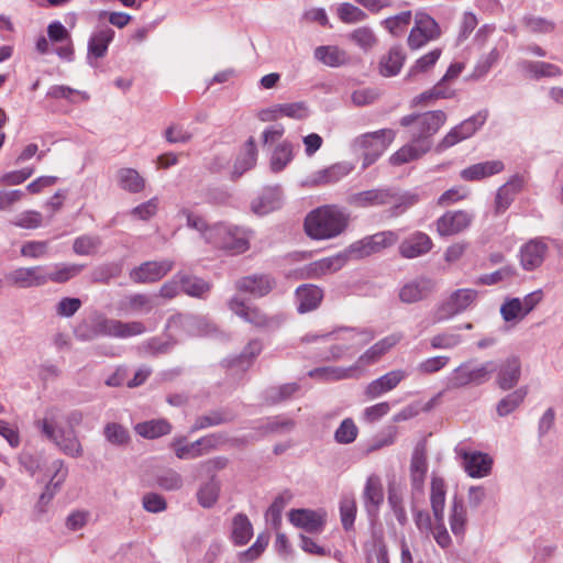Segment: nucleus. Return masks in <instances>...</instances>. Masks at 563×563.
Masks as SVG:
<instances>
[{
  "label": "nucleus",
  "instance_id": "f257e3e1",
  "mask_svg": "<svg viewBox=\"0 0 563 563\" xmlns=\"http://www.w3.org/2000/svg\"><path fill=\"white\" fill-rule=\"evenodd\" d=\"M82 420L84 415L78 410L67 415L49 410L38 426L43 434L53 441L62 452L71 457H80L84 450L75 428L80 426Z\"/></svg>",
  "mask_w": 563,
  "mask_h": 563
},
{
  "label": "nucleus",
  "instance_id": "f03ea898",
  "mask_svg": "<svg viewBox=\"0 0 563 563\" xmlns=\"http://www.w3.org/2000/svg\"><path fill=\"white\" fill-rule=\"evenodd\" d=\"M375 338L369 329L339 328L332 332L319 334V340L329 347V354L324 353L327 360H338L344 356L350 350L360 349Z\"/></svg>",
  "mask_w": 563,
  "mask_h": 563
},
{
  "label": "nucleus",
  "instance_id": "7ed1b4c3",
  "mask_svg": "<svg viewBox=\"0 0 563 563\" xmlns=\"http://www.w3.org/2000/svg\"><path fill=\"white\" fill-rule=\"evenodd\" d=\"M208 243L231 254L244 253L250 247L246 230L229 223L213 224Z\"/></svg>",
  "mask_w": 563,
  "mask_h": 563
},
{
  "label": "nucleus",
  "instance_id": "20e7f679",
  "mask_svg": "<svg viewBox=\"0 0 563 563\" xmlns=\"http://www.w3.org/2000/svg\"><path fill=\"white\" fill-rule=\"evenodd\" d=\"M495 371L496 365L493 361L478 365H475L472 360L463 362L448 376L446 388L460 389L467 385H482L490 378Z\"/></svg>",
  "mask_w": 563,
  "mask_h": 563
},
{
  "label": "nucleus",
  "instance_id": "39448f33",
  "mask_svg": "<svg viewBox=\"0 0 563 563\" xmlns=\"http://www.w3.org/2000/svg\"><path fill=\"white\" fill-rule=\"evenodd\" d=\"M395 135L394 130L383 129L365 133L353 141V151L363 156V169L372 165L386 151Z\"/></svg>",
  "mask_w": 563,
  "mask_h": 563
},
{
  "label": "nucleus",
  "instance_id": "423d86ee",
  "mask_svg": "<svg viewBox=\"0 0 563 563\" xmlns=\"http://www.w3.org/2000/svg\"><path fill=\"white\" fill-rule=\"evenodd\" d=\"M477 298V291L470 288L457 289L441 301L433 310V323L446 321L471 307Z\"/></svg>",
  "mask_w": 563,
  "mask_h": 563
},
{
  "label": "nucleus",
  "instance_id": "0eeeda50",
  "mask_svg": "<svg viewBox=\"0 0 563 563\" xmlns=\"http://www.w3.org/2000/svg\"><path fill=\"white\" fill-rule=\"evenodd\" d=\"M441 36V27L428 13L419 11L415 15V25L410 30L407 43L409 48L419 49Z\"/></svg>",
  "mask_w": 563,
  "mask_h": 563
},
{
  "label": "nucleus",
  "instance_id": "6e6552de",
  "mask_svg": "<svg viewBox=\"0 0 563 563\" xmlns=\"http://www.w3.org/2000/svg\"><path fill=\"white\" fill-rule=\"evenodd\" d=\"M350 217L340 207L330 205L319 208V240L333 239L345 231Z\"/></svg>",
  "mask_w": 563,
  "mask_h": 563
},
{
  "label": "nucleus",
  "instance_id": "1a4fd4ad",
  "mask_svg": "<svg viewBox=\"0 0 563 563\" xmlns=\"http://www.w3.org/2000/svg\"><path fill=\"white\" fill-rule=\"evenodd\" d=\"M224 443V437L220 433L209 434L191 443H185L184 439H175L172 448L180 460H192L205 454Z\"/></svg>",
  "mask_w": 563,
  "mask_h": 563
},
{
  "label": "nucleus",
  "instance_id": "9d476101",
  "mask_svg": "<svg viewBox=\"0 0 563 563\" xmlns=\"http://www.w3.org/2000/svg\"><path fill=\"white\" fill-rule=\"evenodd\" d=\"M146 331L145 325L140 321L123 322L118 319L99 317L93 322L96 335H108L119 339H128L141 335Z\"/></svg>",
  "mask_w": 563,
  "mask_h": 563
},
{
  "label": "nucleus",
  "instance_id": "9b49d317",
  "mask_svg": "<svg viewBox=\"0 0 563 563\" xmlns=\"http://www.w3.org/2000/svg\"><path fill=\"white\" fill-rule=\"evenodd\" d=\"M549 252L550 247L547 239H530L519 249V264L523 271L534 272L543 265L549 255Z\"/></svg>",
  "mask_w": 563,
  "mask_h": 563
},
{
  "label": "nucleus",
  "instance_id": "f8f14e48",
  "mask_svg": "<svg viewBox=\"0 0 563 563\" xmlns=\"http://www.w3.org/2000/svg\"><path fill=\"white\" fill-rule=\"evenodd\" d=\"M446 122V114L442 110L428 111L417 115L416 125L411 130L413 142L431 145V137Z\"/></svg>",
  "mask_w": 563,
  "mask_h": 563
},
{
  "label": "nucleus",
  "instance_id": "ddd939ff",
  "mask_svg": "<svg viewBox=\"0 0 563 563\" xmlns=\"http://www.w3.org/2000/svg\"><path fill=\"white\" fill-rule=\"evenodd\" d=\"M474 220V214L466 210L446 211L435 222L440 236L456 235L468 229Z\"/></svg>",
  "mask_w": 563,
  "mask_h": 563
},
{
  "label": "nucleus",
  "instance_id": "4468645a",
  "mask_svg": "<svg viewBox=\"0 0 563 563\" xmlns=\"http://www.w3.org/2000/svg\"><path fill=\"white\" fill-rule=\"evenodd\" d=\"M173 266L170 260L145 262L130 272V278L137 284L155 283L167 275Z\"/></svg>",
  "mask_w": 563,
  "mask_h": 563
},
{
  "label": "nucleus",
  "instance_id": "2eb2a0df",
  "mask_svg": "<svg viewBox=\"0 0 563 563\" xmlns=\"http://www.w3.org/2000/svg\"><path fill=\"white\" fill-rule=\"evenodd\" d=\"M435 289V282L429 277L420 276L405 283L398 297L404 303H416L427 299Z\"/></svg>",
  "mask_w": 563,
  "mask_h": 563
},
{
  "label": "nucleus",
  "instance_id": "dca6fc26",
  "mask_svg": "<svg viewBox=\"0 0 563 563\" xmlns=\"http://www.w3.org/2000/svg\"><path fill=\"white\" fill-rule=\"evenodd\" d=\"M455 452L463 459L464 470L471 477L481 478L490 473L493 460L488 454L466 451L463 448H456Z\"/></svg>",
  "mask_w": 563,
  "mask_h": 563
},
{
  "label": "nucleus",
  "instance_id": "f3484780",
  "mask_svg": "<svg viewBox=\"0 0 563 563\" xmlns=\"http://www.w3.org/2000/svg\"><path fill=\"white\" fill-rule=\"evenodd\" d=\"M406 377L404 369L390 371L367 384L364 395L367 399H376L395 389Z\"/></svg>",
  "mask_w": 563,
  "mask_h": 563
},
{
  "label": "nucleus",
  "instance_id": "a211bd4d",
  "mask_svg": "<svg viewBox=\"0 0 563 563\" xmlns=\"http://www.w3.org/2000/svg\"><path fill=\"white\" fill-rule=\"evenodd\" d=\"M404 335L400 332H395L386 335L368 347L357 358L358 366H368L377 363L384 355L391 351L401 340Z\"/></svg>",
  "mask_w": 563,
  "mask_h": 563
},
{
  "label": "nucleus",
  "instance_id": "6ab92c4d",
  "mask_svg": "<svg viewBox=\"0 0 563 563\" xmlns=\"http://www.w3.org/2000/svg\"><path fill=\"white\" fill-rule=\"evenodd\" d=\"M68 475V470L62 460H54L46 468L45 476L48 477V482L45 486V490L40 496L38 504H48L56 492L60 488Z\"/></svg>",
  "mask_w": 563,
  "mask_h": 563
},
{
  "label": "nucleus",
  "instance_id": "aec40b11",
  "mask_svg": "<svg viewBox=\"0 0 563 563\" xmlns=\"http://www.w3.org/2000/svg\"><path fill=\"white\" fill-rule=\"evenodd\" d=\"M4 278L10 285L20 288L37 287L45 284L42 266L20 267L8 273Z\"/></svg>",
  "mask_w": 563,
  "mask_h": 563
},
{
  "label": "nucleus",
  "instance_id": "412c9836",
  "mask_svg": "<svg viewBox=\"0 0 563 563\" xmlns=\"http://www.w3.org/2000/svg\"><path fill=\"white\" fill-rule=\"evenodd\" d=\"M433 242L431 238L420 231H417L406 238L399 245V254L404 258H416L431 251Z\"/></svg>",
  "mask_w": 563,
  "mask_h": 563
},
{
  "label": "nucleus",
  "instance_id": "4be33fe9",
  "mask_svg": "<svg viewBox=\"0 0 563 563\" xmlns=\"http://www.w3.org/2000/svg\"><path fill=\"white\" fill-rule=\"evenodd\" d=\"M283 205V191L279 186L267 187L252 200L251 210L257 216H265L278 210Z\"/></svg>",
  "mask_w": 563,
  "mask_h": 563
},
{
  "label": "nucleus",
  "instance_id": "5701e85b",
  "mask_svg": "<svg viewBox=\"0 0 563 563\" xmlns=\"http://www.w3.org/2000/svg\"><path fill=\"white\" fill-rule=\"evenodd\" d=\"M274 285V280L268 275H251L240 278L235 287L241 292L260 298L267 295Z\"/></svg>",
  "mask_w": 563,
  "mask_h": 563
},
{
  "label": "nucleus",
  "instance_id": "b1692460",
  "mask_svg": "<svg viewBox=\"0 0 563 563\" xmlns=\"http://www.w3.org/2000/svg\"><path fill=\"white\" fill-rule=\"evenodd\" d=\"M521 376V363L518 357L506 358L499 366L496 383L503 390L514 388Z\"/></svg>",
  "mask_w": 563,
  "mask_h": 563
},
{
  "label": "nucleus",
  "instance_id": "393cba45",
  "mask_svg": "<svg viewBox=\"0 0 563 563\" xmlns=\"http://www.w3.org/2000/svg\"><path fill=\"white\" fill-rule=\"evenodd\" d=\"M114 37V31L109 26H102L96 30L88 42L87 58L91 63V58H102L107 52L108 46Z\"/></svg>",
  "mask_w": 563,
  "mask_h": 563
},
{
  "label": "nucleus",
  "instance_id": "a878e982",
  "mask_svg": "<svg viewBox=\"0 0 563 563\" xmlns=\"http://www.w3.org/2000/svg\"><path fill=\"white\" fill-rule=\"evenodd\" d=\"M383 500L384 490L380 478L377 475L368 476L363 490V501L367 512L376 514Z\"/></svg>",
  "mask_w": 563,
  "mask_h": 563
},
{
  "label": "nucleus",
  "instance_id": "bb28decb",
  "mask_svg": "<svg viewBox=\"0 0 563 563\" xmlns=\"http://www.w3.org/2000/svg\"><path fill=\"white\" fill-rule=\"evenodd\" d=\"M429 151L430 144H421L420 142H413V139H411V143L404 145L389 157V163L393 166H400L409 162L419 159Z\"/></svg>",
  "mask_w": 563,
  "mask_h": 563
},
{
  "label": "nucleus",
  "instance_id": "cd10ccee",
  "mask_svg": "<svg viewBox=\"0 0 563 563\" xmlns=\"http://www.w3.org/2000/svg\"><path fill=\"white\" fill-rule=\"evenodd\" d=\"M503 169H504V164L501 161H488V162L477 163V164L471 165L467 168H464L461 172V177L467 181L481 180L486 177L498 174Z\"/></svg>",
  "mask_w": 563,
  "mask_h": 563
},
{
  "label": "nucleus",
  "instance_id": "c85d7f7f",
  "mask_svg": "<svg viewBox=\"0 0 563 563\" xmlns=\"http://www.w3.org/2000/svg\"><path fill=\"white\" fill-rule=\"evenodd\" d=\"M522 186L523 180L520 177H515L498 189L495 199L496 213H503L509 208Z\"/></svg>",
  "mask_w": 563,
  "mask_h": 563
},
{
  "label": "nucleus",
  "instance_id": "c756f323",
  "mask_svg": "<svg viewBox=\"0 0 563 563\" xmlns=\"http://www.w3.org/2000/svg\"><path fill=\"white\" fill-rule=\"evenodd\" d=\"M257 159V150L255 145V141L253 137H250L243 145L241 153L239 154L232 175L238 178L241 177L245 172L253 168L256 164Z\"/></svg>",
  "mask_w": 563,
  "mask_h": 563
},
{
  "label": "nucleus",
  "instance_id": "7c9ffc66",
  "mask_svg": "<svg viewBox=\"0 0 563 563\" xmlns=\"http://www.w3.org/2000/svg\"><path fill=\"white\" fill-rule=\"evenodd\" d=\"M391 190L371 189L358 192L352 197V203L357 207L386 206L391 203Z\"/></svg>",
  "mask_w": 563,
  "mask_h": 563
},
{
  "label": "nucleus",
  "instance_id": "2f4dec72",
  "mask_svg": "<svg viewBox=\"0 0 563 563\" xmlns=\"http://www.w3.org/2000/svg\"><path fill=\"white\" fill-rule=\"evenodd\" d=\"M119 187L130 194H139L144 190L146 181L134 168H120L117 172Z\"/></svg>",
  "mask_w": 563,
  "mask_h": 563
},
{
  "label": "nucleus",
  "instance_id": "473e14b6",
  "mask_svg": "<svg viewBox=\"0 0 563 563\" xmlns=\"http://www.w3.org/2000/svg\"><path fill=\"white\" fill-rule=\"evenodd\" d=\"M406 59V55L400 46H394L384 55L379 62V73L384 77L397 75Z\"/></svg>",
  "mask_w": 563,
  "mask_h": 563
},
{
  "label": "nucleus",
  "instance_id": "72a5a7b5",
  "mask_svg": "<svg viewBox=\"0 0 563 563\" xmlns=\"http://www.w3.org/2000/svg\"><path fill=\"white\" fill-rule=\"evenodd\" d=\"M230 309L245 321L256 325V327H267L269 324V320L266 318L264 313H262L256 308L247 307L243 301L238 298H233L229 302Z\"/></svg>",
  "mask_w": 563,
  "mask_h": 563
},
{
  "label": "nucleus",
  "instance_id": "f704fd0d",
  "mask_svg": "<svg viewBox=\"0 0 563 563\" xmlns=\"http://www.w3.org/2000/svg\"><path fill=\"white\" fill-rule=\"evenodd\" d=\"M349 53L338 45L319 46V62L329 67H342L350 63Z\"/></svg>",
  "mask_w": 563,
  "mask_h": 563
},
{
  "label": "nucleus",
  "instance_id": "c9c22d12",
  "mask_svg": "<svg viewBox=\"0 0 563 563\" xmlns=\"http://www.w3.org/2000/svg\"><path fill=\"white\" fill-rule=\"evenodd\" d=\"M519 66L526 76L533 79L542 77H558L562 74L561 69L556 65L545 62L522 60Z\"/></svg>",
  "mask_w": 563,
  "mask_h": 563
},
{
  "label": "nucleus",
  "instance_id": "e433bc0d",
  "mask_svg": "<svg viewBox=\"0 0 563 563\" xmlns=\"http://www.w3.org/2000/svg\"><path fill=\"white\" fill-rule=\"evenodd\" d=\"M347 40L362 52L368 53L378 44V37L368 26H360L347 34Z\"/></svg>",
  "mask_w": 563,
  "mask_h": 563
},
{
  "label": "nucleus",
  "instance_id": "4c0bfd02",
  "mask_svg": "<svg viewBox=\"0 0 563 563\" xmlns=\"http://www.w3.org/2000/svg\"><path fill=\"white\" fill-rule=\"evenodd\" d=\"M430 504L434 520H441L444 516L445 484L440 477H433L431 481Z\"/></svg>",
  "mask_w": 563,
  "mask_h": 563
},
{
  "label": "nucleus",
  "instance_id": "58836bf2",
  "mask_svg": "<svg viewBox=\"0 0 563 563\" xmlns=\"http://www.w3.org/2000/svg\"><path fill=\"white\" fill-rule=\"evenodd\" d=\"M253 536V527L244 514H238L232 519L231 537L235 544H246Z\"/></svg>",
  "mask_w": 563,
  "mask_h": 563
},
{
  "label": "nucleus",
  "instance_id": "ea45409f",
  "mask_svg": "<svg viewBox=\"0 0 563 563\" xmlns=\"http://www.w3.org/2000/svg\"><path fill=\"white\" fill-rule=\"evenodd\" d=\"M528 395V387L522 386L501 398L496 407L499 417H506L514 412L523 402Z\"/></svg>",
  "mask_w": 563,
  "mask_h": 563
},
{
  "label": "nucleus",
  "instance_id": "a19ab883",
  "mask_svg": "<svg viewBox=\"0 0 563 563\" xmlns=\"http://www.w3.org/2000/svg\"><path fill=\"white\" fill-rule=\"evenodd\" d=\"M84 265L79 264H58L53 267L49 272L44 271L45 284L47 282L65 283L84 269Z\"/></svg>",
  "mask_w": 563,
  "mask_h": 563
},
{
  "label": "nucleus",
  "instance_id": "79ce46f5",
  "mask_svg": "<svg viewBox=\"0 0 563 563\" xmlns=\"http://www.w3.org/2000/svg\"><path fill=\"white\" fill-rule=\"evenodd\" d=\"M156 306L154 297L145 294H135L121 302V308L134 313H150Z\"/></svg>",
  "mask_w": 563,
  "mask_h": 563
},
{
  "label": "nucleus",
  "instance_id": "37998d69",
  "mask_svg": "<svg viewBox=\"0 0 563 563\" xmlns=\"http://www.w3.org/2000/svg\"><path fill=\"white\" fill-rule=\"evenodd\" d=\"M181 290L191 297L202 298L211 289V285L196 276L177 275Z\"/></svg>",
  "mask_w": 563,
  "mask_h": 563
},
{
  "label": "nucleus",
  "instance_id": "c03bdc74",
  "mask_svg": "<svg viewBox=\"0 0 563 563\" xmlns=\"http://www.w3.org/2000/svg\"><path fill=\"white\" fill-rule=\"evenodd\" d=\"M221 484L212 476L207 483L200 486L197 492V499L203 508H211L218 501Z\"/></svg>",
  "mask_w": 563,
  "mask_h": 563
},
{
  "label": "nucleus",
  "instance_id": "a18cd8bd",
  "mask_svg": "<svg viewBox=\"0 0 563 563\" xmlns=\"http://www.w3.org/2000/svg\"><path fill=\"white\" fill-rule=\"evenodd\" d=\"M289 521L307 533L317 531V515L308 509H294L288 515Z\"/></svg>",
  "mask_w": 563,
  "mask_h": 563
},
{
  "label": "nucleus",
  "instance_id": "49530a36",
  "mask_svg": "<svg viewBox=\"0 0 563 563\" xmlns=\"http://www.w3.org/2000/svg\"><path fill=\"white\" fill-rule=\"evenodd\" d=\"M170 430V424L163 419L141 422L135 426L136 433L146 439H155L168 434Z\"/></svg>",
  "mask_w": 563,
  "mask_h": 563
},
{
  "label": "nucleus",
  "instance_id": "de8ad7c7",
  "mask_svg": "<svg viewBox=\"0 0 563 563\" xmlns=\"http://www.w3.org/2000/svg\"><path fill=\"white\" fill-rule=\"evenodd\" d=\"M101 244L99 235L84 234L74 240L73 251L80 256H92L98 253Z\"/></svg>",
  "mask_w": 563,
  "mask_h": 563
},
{
  "label": "nucleus",
  "instance_id": "09e8293b",
  "mask_svg": "<svg viewBox=\"0 0 563 563\" xmlns=\"http://www.w3.org/2000/svg\"><path fill=\"white\" fill-rule=\"evenodd\" d=\"M354 169V165L349 162H340L319 172V184H334Z\"/></svg>",
  "mask_w": 563,
  "mask_h": 563
},
{
  "label": "nucleus",
  "instance_id": "8fccbe9b",
  "mask_svg": "<svg viewBox=\"0 0 563 563\" xmlns=\"http://www.w3.org/2000/svg\"><path fill=\"white\" fill-rule=\"evenodd\" d=\"M292 159V145L284 141L278 144L271 156V169L274 173L282 172Z\"/></svg>",
  "mask_w": 563,
  "mask_h": 563
},
{
  "label": "nucleus",
  "instance_id": "3c124183",
  "mask_svg": "<svg viewBox=\"0 0 563 563\" xmlns=\"http://www.w3.org/2000/svg\"><path fill=\"white\" fill-rule=\"evenodd\" d=\"M298 312L306 313L317 308V288L313 285H302L297 288Z\"/></svg>",
  "mask_w": 563,
  "mask_h": 563
},
{
  "label": "nucleus",
  "instance_id": "603ef678",
  "mask_svg": "<svg viewBox=\"0 0 563 563\" xmlns=\"http://www.w3.org/2000/svg\"><path fill=\"white\" fill-rule=\"evenodd\" d=\"M454 97V91L448 88H443L442 84H437L431 89L421 92L412 99L413 106H429L437 99H449Z\"/></svg>",
  "mask_w": 563,
  "mask_h": 563
},
{
  "label": "nucleus",
  "instance_id": "864d4df0",
  "mask_svg": "<svg viewBox=\"0 0 563 563\" xmlns=\"http://www.w3.org/2000/svg\"><path fill=\"white\" fill-rule=\"evenodd\" d=\"M500 314L506 322H511L514 324L520 322L527 317L518 297L506 299L500 306Z\"/></svg>",
  "mask_w": 563,
  "mask_h": 563
},
{
  "label": "nucleus",
  "instance_id": "5fc2aeb1",
  "mask_svg": "<svg viewBox=\"0 0 563 563\" xmlns=\"http://www.w3.org/2000/svg\"><path fill=\"white\" fill-rule=\"evenodd\" d=\"M466 523V510L461 499L455 498L450 510V527L455 536L463 534Z\"/></svg>",
  "mask_w": 563,
  "mask_h": 563
},
{
  "label": "nucleus",
  "instance_id": "6e6d98bb",
  "mask_svg": "<svg viewBox=\"0 0 563 563\" xmlns=\"http://www.w3.org/2000/svg\"><path fill=\"white\" fill-rule=\"evenodd\" d=\"M372 255L380 253L385 249L395 245L399 239L394 231H382L367 236Z\"/></svg>",
  "mask_w": 563,
  "mask_h": 563
},
{
  "label": "nucleus",
  "instance_id": "4d7b16f0",
  "mask_svg": "<svg viewBox=\"0 0 563 563\" xmlns=\"http://www.w3.org/2000/svg\"><path fill=\"white\" fill-rule=\"evenodd\" d=\"M411 11H402L383 21L384 27L394 36L401 35L411 22Z\"/></svg>",
  "mask_w": 563,
  "mask_h": 563
},
{
  "label": "nucleus",
  "instance_id": "13d9d810",
  "mask_svg": "<svg viewBox=\"0 0 563 563\" xmlns=\"http://www.w3.org/2000/svg\"><path fill=\"white\" fill-rule=\"evenodd\" d=\"M419 195L417 192H404L398 194L395 191H391V200L393 202L389 203L391 207V216L396 217L402 213L407 208L416 205L419 201Z\"/></svg>",
  "mask_w": 563,
  "mask_h": 563
},
{
  "label": "nucleus",
  "instance_id": "bf43d9fd",
  "mask_svg": "<svg viewBox=\"0 0 563 563\" xmlns=\"http://www.w3.org/2000/svg\"><path fill=\"white\" fill-rule=\"evenodd\" d=\"M462 343V335L455 332L443 331L430 339L433 350H452Z\"/></svg>",
  "mask_w": 563,
  "mask_h": 563
},
{
  "label": "nucleus",
  "instance_id": "052dcab7",
  "mask_svg": "<svg viewBox=\"0 0 563 563\" xmlns=\"http://www.w3.org/2000/svg\"><path fill=\"white\" fill-rule=\"evenodd\" d=\"M103 434L107 441L115 446H123L130 441L129 431L117 422L107 423Z\"/></svg>",
  "mask_w": 563,
  "mask_h": 563
},
{
  "label": "nucleus",
  "instance_id": "680f3d73",
  "mask_svg": "<svg viewBox=\"0 0 563 563\" xmlns=\"http://www.w3.org/2000/svg\"><path fill=\"white\" fill-rule=\"evenodd\" d=\"M268 542L269 536L267 533L258 534L255 543L251 548L239 553V561L242 563H251L255 561L265 551Z\"/></svg>",
  "mask_w": 563,
  "mask_h": 563
},
{
  "label": "nucleus",
  "instance_id": "e2e57ef3",
  "mask_svg": "<svg viewBox=\"0 0 563 563\" xmlns=\"http://www.w3.org/2000/svg\"><path fill=\"white\" fill-rule=\"evenodd\" d=\"M441 54H442L441 48H435V49H432L431 52L427 53L426 55L421 56L410 67L407 76L409 78H411V77L416 76L417 74L428 71L435 65V63L440 58Z\"/></svg>",
  "mask_w": 563,
  "mask_h": 563
},
{
  "label": "nucleus",
  "instance_id": "0e129e2a",
  "mask_svg": "<svg viewBox=\"0 0 563 563\" xmlns=\"http://www.w3.org/2000/svg\"><path fill=\"white\" fill-rule=\"evenodd\" d=\"M336 14L343 23L353 24L364 21L367 14L358 7L345 2L338 7Z\"/></svg>",
  "mask_w": 563,
  "mask_h": 563
},
{
  "label": "nucleus",
  "instance_id": "69168bd1",
  "mask_svg": "<svg viewBox=\"0 0 563 563\" xmlns=\"http://www.w3.org/2000/svg\"><path fill=\"white\" fill-rule=\"evenodd\" d=\"M179 216L186 219L187 225L201 234V238L208 243V233L211 232L212 225H209L206 220L188 209H181Z\"/></svg>",
  "mask_w": 563,
  "mask_h": 563
},
{
  "label": "nucleus",
  "instance_id": "338daca9",
  "mask_svg": "<svg viewBox=\"0 0 563 563\" xmlns=\"http://www.w3.org/2000/svg\"><path fill=\"white\" fill-rule=\"evenodd\" d=\"M157 485L164 490H178L183 487L181 475L172 468L162 471L156 477Z\"/></svg>",
  "mask_w": 563,
  "mask_h": 563
},
{
  "label": "nucleus",
  "instance_id": "774afa93",
  "mask_svg": "<svg viewBox=\"0 0 563 563\" xmlns=\"http://www.w3.org/2000/svg\"><path fill=\"white\" fill-rule=\"evenodd\" d=\"M522 23L529 32L536 34L551 33L555 27L552 21L536 15H525Z\"/></svg>",
  "mask_w": 563,
  "mask_h": 563
}]
</instances>
